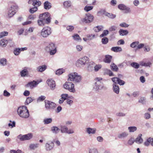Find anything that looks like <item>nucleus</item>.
<instances>
[{"label":"nucleus","instance_id":"1","mask_svg":"<svg viewBox=\"0 0 153 153\" xmlns=\"http://www.w3.org/2000/svg\"><path fill=\"white\" fill-rule=\"evenodd\" d=\"M17 112L18 114L22 118H27L29 116V111L25 105L19 107L17 109Z\"/></svg>","mask_w":153,"mask_h":153},{"label":"nucleus","instance_id":"2","mask_svg":"<svg viewBox=\"0 0 153 153\" xmlns=\"http://www.w3.org/2000/svg\"><path fill=\"white\" fill-rule=\"evenodd\" d=\"M102 79L101 77H96L95 79L94 80L96 82L95 83L94 88L96 91H99L105 88L103 83L100 81Z\"/></svg>","mask_w":153,"mask_h":153},{"label":"nucleus","instance_id":"3","mask_svg":"<svg viewBox=\"0 0 153 153\" xmlns=\"http://www.w3.org/2000/svg\"><path fill=\"white\" fill-rule=\"evenodd\" d=\"M81 79V76L78 75L76 73L70 74L68 75V80L74 81L76 82H79Z\"/></svg>","mask_w":153,"mask_h":153},{"label":"nucleus","instance_id":"4","mask_svg":"<svg viewBox=\"0 0 153 153\" xmlns=\"http://www.w3.org/2000/svg\"><path fill=\"white\" fill-rule=\"evenodd\" d=\"M51 15L48 12H45L41 14L39 16V18L46 22L47 24H49L51 22Z\"/></svg>","mask_w":153,"mask_h":153},{"label":"nucleus","instance_id":"5","mask_svg":"<svg viewBox=\"0 0 153 153\" xmlns=\"http://www.w3.org/2000/svg\"><path fill=\"white\" fill-rule=\"evenodd\" d=\"M89 61V58L87 56H84L80 58L77 61L76 63V65L77 67H80L82 65H85L88 63Z\"/></svg>","mask_w":153,"mask_h":153},{"label":"nucleus","instance_id":"6","mask_svg":"<svg viewBox=\"0 0 153 153\" xmlns=\"http://www.w3.org/2000/svg\"><path fill=\"white\" fill-rule=\"evenodd\" d=\"M65 89L69 90L70 92L74 93L75 90L74 88V85L71 82H66L63 85Z\"/></svg>","mask_w":153,"mask_h":153},{"label":"nucleus","instance_id":"7","mask_svg":"<svg viewBox=\"0 0 153 153\" xmlns=\"http://www.w3.org/2000/svg\"><path fill=\"white\" fill-rule=\"evenodd\" d=\"M51 33V28L48 27H44L41 32V35L43 37H46L50 35Z\"/></svg>","mask_w":153,"mask_h":153},{"label":"nucleus","instance_id":"8","mask_svg":"<svg viewBox=\"0 0 153 153\" xmlns=\"http://www.w3.org/2000/svg\"><path fill=\"white\" fill-rule=\"evenodd\" d=\"M17 6L16 5H13L9 8L8 15L9 17L13 16L16 13L17 10Z\"/></svg>","mask_w":153,"mask_h":153},{"label":"nucleus","instance_id":"9","mask_svg":"<svg viewBox=\"0 0 153 153\" xmlns=\"http://www.w3.org/2000/svg\"><path fill=\"white\" fill-rule=\"evenodd\" d=\"M60 131L62 133H66L69 134H72L74 133L73 129H68V127L65 125H60Z\"/></svg>","mask_w":153,"mask_h":153},{"label":"nucleus","instance_id":"10","mask_svg":"<svg viewBox=\"0 0 153 153\" xmlns=\"http://www.w3.org/2000/svg\"><path fill=\"white\" fill-rule=\"evenodd\" d=\"M94 18V17L93 15L88 13L86 14L85 18L82 19L81 21L83 23H90L93 21Z\"/></svg>","mask_w":153,"mask_h":153},{"label":"nucleus","instance_id":"11","mask_svg":"<svg viewBox=\"0 0 153 153\" xmlns=\"http://www.w3.org/2000/svg\"><path fill=\"white\" fill-rule=\"evenodd\" d=\"M45 107L47 109L52 110L54 109L56 107V104L54 102L48 100H45Z\"/></svg>","mask_w":153,"mask_h":153},{"label":"nucleus","instance_id":"12","mask_svg":"<svg viewBox=\"0 0 153 153\" xmlns=\"http://www.w3.org/2000/svg\"><path fill=\"white\" fill-rule=\"evenodd\" d=\"M118 8L120 10H126L125 13H130L131 12V10L130 7L126 6L125 5L123 4H120L118 5Z\"/></svg>","mask_w":153,"mask_h":153},{"label":"nucleus","instance_id":"13","mask_svg":"<svg viewBox=\"0 0 153 153\" xmlns=\"http://www.w3.org/2000/svg\"><path fill=\"white\" fill-rule=\"evenodd\" d=\"M47 82L48 85L50 87L51 89L54 90L55 88L56 84L55 82L51 79L47 80Z\"/></svg>","mask_w":153,"mask_h":153},{"label":"nucleus","instance_id":"14","mask_svg":"<svg viewBox=\"0 0 153 153\" xmlns=\"http://www.w3.org/2000/svg\"><path fill=\"white\" fill-rule=\"evenodd\" d=\"M56 47L55 46V44L52 42H51L49 43L48 45L45 48V50L47 52L50 51Z\"/></svg>","mask_w":153,"mask_h":153},{"label":"nucleus","instance_id":"15","mask_svg":"<svg viewBox=\"0 0 153 153\" xmlns=\"http://www.w3.org/2000/svg\"><path fill=\"white\" fill-rule=\"evenodd\" d=\"M28 3L29 4H32L34 6L36 5L39 6L41 5V2L38 0H29Z\"/></svg>","mask_w":153,"mask_h":153},{"label":"nucleus","instance_id":"16","mask_svg":"<svg viewBox=\"0 0 153 153\" xmlns=\"http://www.w3.org/2000/svg\"><path fill=\"white\" fill-rule=\"evenodd\" d=\"M42 80H41L39 82V81H36L35 80H33L28 83L27 85V87H30L31 88H32L33 87H36L39 82H42Z\"/></svg>","mask_w":153,"mask_h":153},{"label":"nucleus","instance_id":"17","mask_svg":"<svg viewBox=\"0 0 153 153\" xmlns=\"http://www.w3.org/2000/svg\"><path fill=\"white\" fill-rule=\"evenodd\" d=\"M54 144L52 142L50 144L47 143L45 145V149L47 151H50L52 150Z\"/></svg>","mask_w":153,"mask_h":153},{"label":"nucleus","instance_id":"18","mask_svg":"<svg viewBox=\"0 0 153 153\" xmlns=\"http://www.w3.org/2000/svg\"><path fill=\"white\" fill-rule=\"evenodd\" d=\"M128 135L127 132H123L118 135L117 137L120 139H124Z\"/></svg>","mask_w":153,"mask_h":153},{"label":"nucleus","instance_id":"19","mask_svg":"<svg viewBox=\"0 0 153 153\" xmlns=\"http://www.w3.org/2000/svg\"><path fill=\"white\" fill-rule=\"evenodd\" d=\"M47 66L45 65H43L37 67L36 70L38 72H42L44 71L47 68Z\"/></svg>","mask_w":153,"mask_h":153},{"label":"nucleus","instance_id":"20","mask_svg":"<svg viewBox=\"0 0 153 153\" xmlns=\"http://www.w3.org/2000/svg\"><path fill=\"white\" fill-rule=\"evenodd\" d=\"M51 130L53 134H56L59 132L60 129L57 127L53 126L51 127Z\"/></svg>","mask_w":153,"mask_h":153},{"label":"nucleus","instance_id":"21","mask_svg":"<svg viewBox=\"0 0 153 153\" xmlns=\"http://www.w3.org/2000/svg\"><path fill=\"white\" fill-rule=\"evenodd\" d=\"M44 8L46 10H49L51 7V4L48 1H46L44 4Z\"/></svg>","mask_w":153,"mask_h":153},{"label":"nucleus","instance_id":"22","mask_svg":"<svg viewBox=\"0 0 153 153\" xmlns=\"http://www.w3.org/2000/svg\"><path fill=\"white\" fill-rule=\"evenodd\" d=\"M142 135L141 134H139L138 136L135 139V142L138 144H141L143 142V139L141 137Z\"/></svg>","mask_w":153,"mask_h":153},{"label":"nucleus","instance_id":"23","mask_svg":"<svg viewBox=\"0 0 153 153\" xmlns=\"http://www.w3.org/2000/svg\"><path fill=\"white\" fill-rule=\"evenodd\" d=\"M8 41L5 39H3L0 41V46L3 47H5L6 46Z\"/></svg>","mask_w":153,"mask_h":153},{"label":"nucleus","instance_id":"24","mask_svg":"<svg viewBox=\"0 0 153 153\" xmlns=\"http://www.w3.org/2000/svg\"><path fill=\"white\" fill-rule=\"evenodd\" d=\"M113 89L114 92L117 94H118L119 92V88L118 85L113 84Z\"/></svg>","mask_w":153,"mask_h":153},{"label":"nucleus","instance_id":"25","mask_svg":"<svg viewBox=\"0 0 153 153\" xmlns=\"http://www.w3.org/2000/svg\"><path fill=\"white\" fill-rule=\"evenodd\" d=\"M112 58V56L109 55H106L104 59V62L105 63H110Z\"/></svg>","mask_w":153,"mask_h":153},{"label":"nucleus","instance_id":"26","mask_svg":"<svg viewBox=\"0 0 153 153\" xmlns=\"http://www.w3.org/2000/svg\"><path fill=\"white\" fill-rule=\"evenodd\" d=\"M111 50L114 52H118L121 51L122 50V48L119 47H112Z\"/></svg>","mask_w":153,"mask_h":153},{"label":"nucleus","instance_id":"27","mask_svg":"<svg viewBox=\"0 0 153 153\" xmlns=\"http://www.w3.org/2000/svg\"><path fill=\"white\" fill-rule=\"evenodd\" d=\"M20 75L22 77H24L28 74V71L26 69H24L20 72Z\"/></svg>","mask_w":153,"mask_h":153},{"label":"nucleus","instance_id":"28","mask_svg":"<svg viewBox=\"0 0 153 153\" xmlns=\"http://www.w3.org/2000/svg\"><path fill=\"white\" fill-rule=\"evenodd\" d=\"M119 33L120 35L123 36L127 35L128 33V31L127 30L120 29Z\"/></svg>","mask_w":153,"mask_h":153},{"label":"nucleus","instance_id":"29","mask_svg":"<svg viewBox=\"0 0 153 153\" xmlns=\"http://www.w3.org/2000/svg\"><path fill=\"white\" fill-rule=\"evenodd\" d=\"M86 131L89 134H94L96 132V129L94 128H86Z\"/></svg>","mask_w":153,"mask_h":153},{"label":"nucleus","instance_id":"30","mask_svg":"<svg viewBox=\"0 0 153 153\" xmlns=\"http://www.w3.org/2000/svg\"><path fill=\"white\" fill-rule=\"evenodd\" d=\"M37 23L39 26L42 27L45 25L47 23L45 21H44L40 19L37 20Z\"/></svg>","mask_w":153,"mask_h":153},{"label":"nucleus","instance_id":"31","mask_svg":"<svg viewBox=\"0 0 153 153\" xmlns=\"http://www.w3.org/2000/svg\"><path fill=\"white\" fill-rule=\"evenodd\" d=\"M110 66L111 69L113 71L116 72L118 71V68L117 66L115 65L114 63H112L111 65Z\"/></svg>","mask_w":153,"mask_h":153},{"label":"nucleus","instance_id":"32","mask_svg":"<svg viewBox=\"0 0 153 153\" xmlns=\"http://www.w3.org/2000/svg\"><path fill=\"white\" fill-rule=\"evenodd\" d=\"M39 144H31L29 145V148L31 150H34L39 146Z\"/></svg>","mask_w":153,"mask_h":153},{"label":"nucleus","instance_id":"33","mask_svg":"<svg viewBox=\"0 0 153 153\" xmlns=\"http://www.w3.org/2000/svg\"><path fill=\"white\" fill-rule=\"evenodd\" d=\"M26 140H28L32 138L33 134L31 133H29L27 134L24 135Z\"/></svg>","mask_w":153,"mask_h":153},{"label":"nucleus","instance_id":"34","mask_svg":"<svg viewBox=\"0 0 153 153\" xmlns=\"http://www.w3.org/2000/svg\"><path fill=\"white\" fill-rule=\"evenodd\" d=\"M65 70L62 68L58 69L56 72V74L58 75H60L64 72Z\"/></svg>","mask_w":153,"mask_h":153},{"label":"nucleus","instance_id":"35","mask_svg":"<svg viewBox=\"0 0 153 153\" xmlns=\"http://www.w3.org/2000/svg\"><path fill=\"white\" fill-rule=\"evenodd\" d=\"M146 98L144 97H141L138 100V102L142 104L146 103Z\"/></svg>","mask_w":153,"mask_h":153},{"label":"nucleus","instance_id":"36","mask_svg":"<svg viewBox=\"0 0 153 153\" xmlns=\"http://www.w3.org/2000/svg\"><path fill=\"white\" fill-rule=\"evenodd\" d=\"M52 121V119L51 118H45L43 122L44 124H47L51 123Z\"/></svg>","mask_w":153,"mask_h":153},{"label":"nucleus","instance_id":"37","mask_svg":"<svg viewBox=\"0 0 153 153\" xmlns=\"http://www.w3.org/2000/svg\"><path fill=\"white\" fill-rule=\"evenodd\" d=\"M74 39L76 41H81V39L80 37L77 34L72 36Z\"/></svg>","mask_w":153,"mask_h":153},{"label":"nucleus","instance_id":"38","mask_svg":"<svg viewBox=\"0 0 153 153\" xmlns=\"http://www.w3.org/2000/svg\"><path fill=\"white\" fill-rule=\"evenodd\" d=\"M128 129L130 132H134L137 130V128L135 126H131L128 127Z\"/></svg>","mask_w":153,"mask_h":153},{"label":"nucleus","instance_id":"39","mask_svg":"<svg viewBox=\"0 0 153 153\" xmlns=\"http://www.w3.org/2000/svg\"><path fill=\"white\" fill-rule=\"evenodd\" d=\"M64 5L66 7L68 8L71 5V2L70 1H66L64 2Z\"/></svg>","mask_w":153,"mask_h":153},{"label":"nucleus","instance_id":"40","mask_svg":"<svg viewBox=\"0 0 153 153\" xmlns=\"http://www.w3.org/2000/svg\"><path fill=\"white\" fill-rule=\"evenodd\" d=\"M131 65L132 67L136 69L140 67L139 64L135 62H132L131 64Z\"/></svg>","mask_w":153,"mask_h":153},{"label":"nucleus","instance_id":"41","mask_svg":"<svg viewBox=\"0 0 153 153\" xmlns=\"http://www.w3.org/2000/svg\"><path fill=\"white\" fill-rule=\"evenodd\" d=\"M7 60L4 58H2L0 60V64L4 66L6 65Z\"/></svg>","mask_w":153,"mask_h":153},{"label":"nucleus","instance_id":"42","mask_svg":"<svg viewBox=\"0 0 153 153\" xmlns=\"http://www.w3.org/2000/svg\"><path fill=\"white\" fill-rule=\"evenodd\" d=\"M33 99L32 98L30 97H28L27 98L25 104V105H27L30 103H31L33 101Z\"/></svg>","mask_w":153,"mask_h":153},{"label":"nucleus","instance_id":"43","mask_svg":"<svg viewBox=\"0 0 153 153\" xmlns=\"http://www.w3.org/2000/svg\"><path fill=\"white\" fill-rule=\"evenodd\" d=\"M93 8V6H85L84 8V10L86 12H88L91 10H92Z\"/></svg>","mask_w":153,"mask_h":153},{"label":"nucleus","instance_id":"44","mask_svg":"<svg viewBox=\"0 0 153 153\" xmlns=\"http://www.w3.org/2000/svg\"><path fill=\"white\" fill-rule=\"evenodd\" d=\"M105 16H107L109 18L111 19H114L116 16V15H115L107 12L105 14Z\"/></svg>","mask_w":153,"mask_h":153},{"label":"nucleus","instance_id":"45","mask_svg":"<svg viewBox=\"0 0 153 153\" xmlns=\"http://www.w3.org/2000/svg\"><path fill=\"white\" fill-rule=\"evenodd\" d=\"M109 33V31L108 30H105L103 31L102 33L100 35L101 37H103L107 36Z\"/></svg>","mask_w":153,"mask_h":153},{"label":"nucleus","instance_id":"46","mask_svg":"<svg viewBox=\"0 0 153 153\" xmlns=\"http://www.w3.org/2000/svg\"><path fill=\"white\" fill-rule=\"evenodd\" d=\"M135 142L134 138L133 137L131 138L128 141L127 143L130 145H131L133 144Z\"/></svg>","mask_w":153,"mask_h":153},{"label":"nucleus","instance_id":"47","mask_svg":"<svg viewBox=\"0 0 153 153\" xmlns=\"http://www.w3.org/2000/svg\"><path fill=\"white\" fill-rule=\"evenodd\" d=\"M20 52V48H16L14 50L13 53L16 56L19 54Z\"/></svg>","mask_w":153,"mask_h":153},{"label":"nucleus","instance_id":"48","mask_svg":"<svg viewBox=\"0 0 153 153\" xmlns=\"http://www.w3.org/2000/svg\"><path fill=\"white\" fill-rule=\"evenodd\" d=\"M151 138H148L146 141H145L144 143V145L147 146H148L150 144H151Z\"/></svg>","mask_w":153,"mask_h":153},{"label":"nucleus","instance_id":"49","mask_svg":"<svg viewBox=\"0 0 153 153\" xmlns=\"http://www.w3.org/2000/svg\"><path fill=\"white\" fill-rule=\"evenodd\" d=\"M108 39L106 37H104L102 38V42L103 44H106L108 42Z\"/></svg>","mask_w":153,"mask_h":153},{"label":"nucleus","instance_id":"50","mask_svg":"<svg viewBox=\"0 0 153 153\" xmlns=\"http://www.w3.org/2000/svg\"><path fill=\"white\" fill-rule=\"evenodd\" d=\"M38 10V8L37 7L35 6L33 8H31L30 9L29 12L31 13H33L36 12Z\"/></svg>","mask_w":153,"mask_h":153},{"label":"nucleus","instance_id":"51","mask_svg":"<svg viewBox=\"0 0 153 153\" xmlns=\"http://www.w3.org/2000/svg\"><path fill=\"white\" fill-rule=\"evenodd\" d=\"M138 41H136L132 42L130 45V46L132 48H135L139 44Z\"/></svg>","mask_w":153,"mask_h":153},{"label":"nucleus","instance_id":"52","mask_svg":"<svg viewBox=\"0 0 153 153\" xmlns=\"http://www.w3.org/2000/svg\"><path fill=\"white\" fill-rule=\"evenodd\" d=\"M105 72L106 74L109 75L110 76H114V75L113 72L110 70H107Z\"/></svg>","mask_w":153,"mask_h":153},{"label":"nucleus","instance_id":"53","mask_svg":"<svg viewBox=\"0 0 153 153\" xmlns=\"http://www.w3.org/2000/svg\"><path fill=\"white\" fill-rule=\"evenodd\" d=\"M56 52V47L53 48V49L51 50L50 51H49L48 52H49L50 54L51 55H54Z\"/></svg>","mask_w":153,"mask_h":153},{"label":"nucleus","instance_id":"54","mask_svg":"<svg viewBox=\"0 0 153 153\" xmlns=\"http://www.w3.org/2000/svg\"><path fill=\"white\" fill-rule=\"evenodd\" d=\"M46 98V97L44 96H41L38 97L37 99V102L42 101L44 100Z\"/></svg>","mask_w":153,"mask_h":153},{"label":"nucleus","instance_id":"55","mask_svg":"<svg viewBox=\"0 0 153 153\" xmlns=\"http://www.w3.org/2000/svg\"><path fill=\"white\" fill-rule=\"evenodd\" d=\"M8 33L7 31H3L0 33V38H2L4 36H7Z\"/></svg>","mask_w":153,"mask_h":153},{"label":"nucleus","instance_id":"56","mask_svg":"<svg viewBox=\"0 0 153 153\" xmlns=\"http://www.w3.org/2000/svg\"><path fill=\"white\" fill-rule=\"evenodd\" d=\"M18 138L21 141L26 140L24 135L20 134L18 136Z\"/></svg>","mask_w":153,"mask_h":153},{"label":"nucleus","instance_id":"57","mask_svg":"<svg viewBox=\"0 0 153 153\" xmlns=\"http://www.w3.org/2000/svg\"><path fill=\"white\" fill-rule=\"evenodd\" d=\"M89 153H98V152L97 149L92 148L89 150Z\"/></svg>","mask_w":153,"mask_h":153},{"label":"nucleus","instance_id":"58","mask_svg":"<svg viewBox=\"0 0 153 153\" xmlns=\"http://www.w3.org/2000/svg\"><path fill=\"white\" fill-rule=\"evenodd\" d=\"M117 27L114 25H113L109 27V30L110 31H112L115 30L117 29Z\"/></svg>","mask_w":153,"mask_h":153},{"label":"nucleus","instance_id":"59","mask_svg":"<svg viewBox=\"0 0 153 153\" xmlns=\"http://www.w3.org/2000/svg\"><path fill=\"white\" fill-rule=\"evenodd\" d=\"M107 12L105 11V10L103 9H101L98 12V13L100 14L101 15H102L104 14L105 15V14Z\"/></svg>","mask_w":153,"mask_h":153},{"label":"nucleus","instance_id":"60","mask_svg":"<svg viewBox=\"0 0 153 153\" xmlns=\"http://www.w3.org/2000/svg\"><path fill=\"white\" fill-rule=\"evenodd\" d=\"M119 79V78L117 77H114L111 78V80L114 82V84H115L118 83Z\"/></svg>","mask_w":153,"mask_h":153},{"label":"nucleus","instance_id":"61","mask_svg":"<svg viewBox=\"0 0 153 153\" xmlns=\"http://www.w3.org/2000/svg\"><path fill=\"white\" fill-rule=\"evenodd\" d=\"M119 25L121 27H127L129 26V25L128 24L125 22L120 23Z\"/></svg>","mask_w":153,"mask_h":153},{"label":"nucleus","instance_id":"62","mask_svg":"<svg viewBox=\"0 0 153 153\" xmlns=\"http://www.w3.org/2000/svg\"><path fill=\"white\" fill-rule=\"evenodd\" d=\"M126 115L125 114L121 112L117 113L116 114V116L119 117H124Z\"/></svg>","mask_w":153,"mask_h":153},{"label":"nucleus","instance_id":"63","mask_svg":"<svg viewBox=\"0 0 153 153\" xmlns=\"http://www.w3.org/2000/svg\"><path fill=\"white\" fill-rule=\"evenodd\" d=\"M68 95L67 94H63L61 95V97L63 100H65L68 99Z\"/></svg>","mask_w":153,"mask_h":153},{"label":"nucleus","instance_id":"64","mask_svg":"<svg viewBox=\"0 0 153 153\" xmlns=\"http://www.w3.org/2000/svg\"><path fill=\"white\" fill-rule=\"evenodd\" d=\"M74 28V27L73 26H68L67 27V29L70 31H72Z\"/></svg>","mask_w":153,"mask_h":153}]
</instances>
